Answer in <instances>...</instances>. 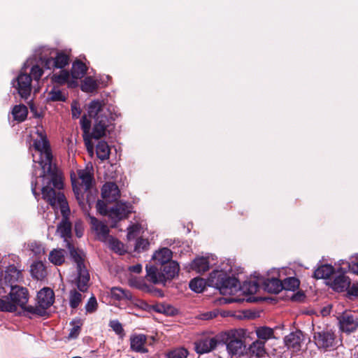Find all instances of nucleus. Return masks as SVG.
Here are the masks:
<instances>
[{
  "label": "nucleus",
  "mask_w": 358,
  "mask_h": 358,
  "mask_svg": "<svg viewBox=\"0 0 358 358\" xmlns=\"http://www.w3.org/2000/svg\"><path fill=\"white\" fill-rule=\"evenodd\" d=\"M282 285H283V289L294 291L299 286V280L294 277H289L282 281Z\"/></svg>",
  "instance_id": "40"
},
{
  "label": "nucleus",
  "mask_w": 358,
  "mask_h": 358,
  "mask_svg": "<svg viewBox=\"0 0 358 358\" xmlns=\"http://www.w3.org/2000/svg\"><path fill=\"white\" fill-rule=\"evenodd\" d=\"M264 288L269 293L278 294L283 289V285L280 280L272 278L264 282Z\"/></svg>",
  "instance_id": "25"
},
{
  "label": "nucleus",
  "mask_w": 358,
  "mask_h": 358,
  "mask_svg": "<svg viewBox=\"0 0 358 358\" xmlns=\"http://www.w3.org/2000/svg\"><path fill=\"white\" fill-rule=\"evenodd\" d=\"M49 260L55 265H61L64 262V250H53L49 255Z\"/></svg>",
  "instance_id": "35"
},
{
  "label": "nucleus",
  "mask_w": 358,
  "mask_h": 358,
  "mask_svg": "<svg viewBox=\"0 0 358 358\" xmlns=\"http://www.w3.org/2000/svg\"><path fill=\"white\" fill-rule=\"evenodd\" d=\"M132 205L127 202L117 203L114 206L111 207L108 212V215L114 222V224H112V227H115L117 222L126 219L132 212Z\"/></svg>",
  "instance_id": "11"
},
{
  "label": "nucleus",
  "mask_w": 358,
  "mask_h": 358,
  "mask_svg": "<svg viewBox=\"0 0 358 358\" xmlns=\"http://www.w3.org/2000/svg\"><path fill=\"white\" fill-rule=\"evenodd\" d=\"M13 119L19 122H24L28 115V109L24 104L16 105L12 110Z\"/></svg>",
  "instance_id": "30"
},
{
  "label": "nucleus",
  "mask_w": 358,
  "mask_h": 358,
  "mask_svg": "<svg viewBox=\"0 0 358 358\" xmlns=\"http://www.w3.org/2000/svg\"><path fill=\"white\" fill-rule=\"evenodd\" d=\"M258 341H266L273 337V329L267 327H260L256 329Z\"/></svg>",
  "instance_id": "33"
},
{
  "label": "nucleus",
  "mask_w": 358,
  "mask_h": 358,
  "mask_svg": "<svg viewBox=\"0 0 358 358\" xmlns=\"http://www.w3.org/2000/svg\"><path fill=\"white\" fill-rule=\"evenodd\" d=\"M71 110H72V117L73 118H78V117L80 116V115L81 113L80 109L73 105L71 106Z\"/></svg>",
  "instance_id": "62"
},
{
  "label": "nucleus",
  "mask_w": 358,
  "mask_h": 358,
  "mask_svg": "<svg viewBox=\"0 0 358 358\" xmlns=\"http://www.w3.org/2000/svg\"><path fill=\"white\" fill-rule=\"evenodd\" d=\"M189 352L184 348H175L166 354V358H187Z\"/></svg>",
  "instance_id": "42"
},
{
  "label": "nucleus",
  "mask_w": 358,
  "mask_h": 358,
  "mask_svg": "<svg viewBox=\"0 0 358 358\" xmlns=\"http://www.w3.org/2000/svg\"><path fill=\"white\" fill-rule=\"evenodd\" d=\"M348 268L352 273L358 274V255L350 257Z\"/></svg>",
  "instance_id": "50"
},
{
  "label": "nucleus",
  "mask_w": 358,
  "mask_h": 358,
  "mask_svg": "<svg viewBox=\"0 0 358 358\" xmlns=\"http://www.w3.org/2000/svg\"><path fill=\"white\" fill-rule=\"evenodd\" d=\"M50 205L55 209L59 208L60 211H62V208L59 204H57V206H52L51 204ZM69 210H70L69 208ZM61 213L64 216V218L58 224L57 232H58L60 236L64 238V241L66 245L67 242H70L69 239L71 238V223L66 218V216L69 214L70 211L66 212V213H63L62 212Z\"/></svg>",
  "instance_id": "14"
},
{
  "label": "nucleus",
  "mask_w": 358,
  "mask_h": 358,
  "mask_svg": "<svg viewBox=\"0 0 358 358\" xmlns=\"http://www.w3.org/2000/svg\"><path fill=\"white\" fill-rule=\"evenodd\" d=\"M31 81V76L26 72L25 68L22 69L16 79L13 81V87L22 99H27L30 96L32 89Z\"/></svg>",
  "instance_id": "9"
},
{
  "label": "nucleus",
  "mask_w": 358,
  "mask_h": 358,
  "mask_svg": "<svg viewBox=\"0 0 358 358\" xmlns=\"http://www.w3.org/2000/svg\"><path fill=\"white\" fill-rule=\"evenodd\" d=\"M146 275L148 281L155 285H166L167 281H171L178 275L179 264L174 260L161 265L158 268L154 265H146Z\"/></svg>",
  "instance_id": "2"
},
{
  "label": "nucleus",
  "mask_w": 358,
  "mask_h": 358,
  "mask_svg": "<svg viewBox=\"0 0 358 358\" xmlns=\"http://www.w3.org/2000/svg\"><path fill=\"white\" fill-rule=\"evenodd\" d=\"M219 345H222L220 334L215 337H208L199 340L195 343V350L198 354L208 353Z\"/></svg>",
  "instance_id": "13"
},
{
  "label": "nucleus",
  "mask_w": 358,
  "mask_h": 358,
  "mask_svg": "<svg viewBox=\"0 0 358 358\" xmlns=\"http://www.w3.org/2000/svg\"><path fill=\"white\" fill-rule=\"evenodd\" d=\"M313 340L319 349L327 350L336 345V334L331 329H325L315 331Z\"/></svg>",
  "instance_id": "10"
},
{
  "label": "nucleus",
  "mask_w": 358,
  "mask_h": 358,
  "mask_svg": "<svg viewBox=\"0 0 358 358\" xmlns=\"http://www.w3.org/2000/svg\"><path fill=\"white\" fill-rule=\"evenodd\" d=\"M76 229V234L78 237H81L83 236V231L80 229H78V227L77 224L75 226Z\"/></svg>",
  "instance_id": "64"
},
{
  "label": "nucleus",
  "mask_w": 358,
  "mask_h": 358,
  "mask_svg": "<svg viewBox=\"0 0 358 358\" xmlns=\"http://www.w3.org/2000/svg\"><path fill=\"white\" fill-rule=\"evenodd\" d=\"M54 292L49 287H43L37 294L38 306H28L25 311L39 316H43L48 308L54 302Z\"/></svg>",
  "instance_id": "8"
},
{
  "label": "nucleus",
  "mask_w": 358,
  "mask_h": 358,
  "mask_svg": "<svg viewBox=\"0 0 358 358\" xmlns=\"http://www.w3.org/2000/svg\"><path fill=\"white\" fill-rule=\"evenodd\" d=\"M101 196L109 203L117 201L120 197L118 186L113 182H106L101 188Z\"/></svg>",
  "instance_id": "15"
},
{
  "label": "nucleus",
  "mask_w": 358,
  "mask_h": 358,
  "mask_svg": "<svg viewBox=\"0 0 358 358\" xmlns=\"http://www.w3.org/2000/svg\"><path fill=\"white\" fill-rule=\"evenodd\" d=\"M106 243H107L108 247L115 252L120 255L124 252V245L118 239L110 236Z\"/></svg>",
  "instance_id": "37"
},
{
  "label": "nucleus",
  "mask_w": 358,
  "mask_h": 358,
  "mask_svg": "<svg viewBox=\"0 0 358 358\" xmlns=\"http://www.w3.org/2000/svg\"><path fill=\"white\" fill-rule=\"evenodd\" d=\"M127 231V238L131 240L135 238L136 234L138 231V227L136 225H132L128 227Z\"/></svg>",
  "instance_id": "53"
},
{
  "label": "nucleus",
  "mask_w": 358,
  "mask_h": 358,
  "mask_svg": "<svg viewBox=\"0 0 358 358\" xmlns=\"http://www.w3.org/2000/svg\"><path fill=\"white\" fill-rule=\"evenodd\" d=\"M103 101L93 100L88 106L89 116L93 119H98L100 117H108L103 109Z\"/></svg>",
  "instance_id": "20"
},
{
  "label": "nucleus",
  "mask_w": 358,
  "mask_h": 358,
  "mask_svg": "<svg viewBox=\"0 0 358 358\" xmlns=\"http://www.w3.org/2000/svg\"><path fill=\"white\" fill-rule=\"evenodd\" d=\"M97 157L101 160H106L109 158L110 150L108 143L104 141L98 143L96 147Z\"/></svg>",
  "instance_id": "32"
},
{
  "label": "nucleus",
  "mask_w": 358,
  "mask_h": 358,
  "mask_svg": "<svg viewBox=\"0 0 358 358\" xmlns=\"http://www.w3.org/2000/svg\"><path fill=\"white\" fill-rule=\"evenodd\" d=\"M81 123V127L84 131L85 134H87L89 132L90 129V122L87 120L85 117H83L82 120H80Z\"/></svg>",
  "instance_id": "57"
},
{
  "label": "nucleus",
  "mask_w": 358,
  "mask_h": 358,
  "mask_svg": "<svg viewBox=\"0 0 358 358\" xmlns=\"http://www.w3.org/2000/svg\"><path fill=\"white\" fill-rule=\"evenodd\" d=\"M129 271L135 273H140L142 271V265L137 264L129 267Z\"/></svg>",
  "instance_id": "61"
},
{
  "label": "nucleus",
  "mask_w": 358,
  "mask_h": 358,
  "mask_svg": "<svg viewBox=\"0 0 358 358\" xmlns=\"http://www.w3.org/2000/svg\"><path fill=\"white\" fill-rule=\"evenodd\" d=\"M243 292L248 294H255L259 289V285L257 282H245L241 287Z\"/></svg>",
  "instance_id": "44"
},
{
  "label": "nucleus",
  "mask_w": 358,
  "mask_h": 358,
  "mask_svg": "<svg viewBox=\"0 0 358 358\" xmlns=\"http://www.w3.org/2000/svg\"><path fill=\"white\" fill-rule=\"evenodd\" d=\"M334 272V268L330 264H324L318 267L313 273V277L316 279H327Z\"/></svg>",
  "instance_id": "27"
},
{
  "label": "nucleus",
  "mask_w": 358,
  "mask_h": 358,
  "mask_svg": "<svg viewBox=\"0 0 358 358\" xmlns=\"http://www.w3.org/2000/svg\"><path fill=\"white\" fill-rule=\"evenodd\" d=\"M351 284L350 279L345 274H339L336 276L331 283V286L336 292H344L349 288Z\"/></svg>",
  "instance_id": "22"
},
{
  "label": "nucleus",
  "mask_w": 358,
  "mask_h": 358,
  "mask_svg": "<svg viewBox=\"0 0 358 358\" xmlns=\"http://www.w3.org/2000/svg\"><path fill=\"white\" fill-rule=\"evenodd\" d=\"M206 282L202 278H195L190 280L189 288L196 293L202 292L206 287Z\"/></svg>",
  "instance_id": "38"
},
{
  "label": "nucleus",
  "mask_w": 358,
  "mask_h": 358,
  "mask_svg": "<svg viewBox=\"0 0 358 358\" xmlns=\"http://www.w3.org/2000/svg\"><path fill=\"white\" fill-rule=\"evenodd\" d=\"M29 250L35 255H40L41 254H44L45 250L43 247V245L38 242H32L29 244Z\"/></svg>",
  "instance_id": "47"
},
{
  "label": "nucleus",
  "mask_w": 358,
  "mask_h": 358,
  "mask_svg": "<svg viewBox=\"0 0 358 358\" xmlns=\"http://www.w3.org/2000/svg\"><path fill=\"white\" fill-rule=\"evenodd\" d=\"M96 207H97L98 211L101 215H106V213H107L106 206L104 204V203L103 201L99 200L97 203H96Z\"/></svg>",
  "instance_id": "59"
},
{
  "label": "nucleus",
  "mask_w": 358,
  "mask_h": 358,
  "mask_svg": "<svg viewBox=\"0 0 358 358\" xmlns=\"http://www.w3.org/2000/svg\"><path fill=\"white\" fill-rule=\"evenodd\" d=\"M29 300V292L27 288L15 285L11 286L8 296L0 298V310L13 313L20 306L25 310Z\"/></svg>",
  "instance_id": "3"
},
{
  "label": "nucleus",
  "mask_w": 358,
  "mask_h": 358,
  "mask_svg": "<svg viewBox=\"0 0 358 358\" xmlns=\"http://www.w3.org/2000/svg\"><path fill=\"white\" fill-rule=\"evenodd\" d=\"M69 78V73L67 71L62 70L57 74H54L52 76V80L57 84L64 85Z\"/></svg>",
  "instance_id": "43"
},
{
  "label": "nucleus",
  "mask_w": 358,
  "mask_h": 358,
  "mask_svg": "<svg viewBox=\"0 0 358 358\" xmlns=\"http://www.w3.org/2000/svg\"><path fill=\"white\" fill-rule=\"evenodd\" d=\"M78 179L74 176H71L73 190L76 198L80 206L84 205V193L87 192L91 186L93 180V173L92 171L85 168L77 171Z\"/></svg>",
  "instance_id": "7"
},
{
  "label": "nucleus",
  "mask_w": 358,
  "mask_h": 358,
  "mask_svg": "<svg viewBox=\"0 0 358 358\" xmlns=\"http://www.w3.org/2000/svg\"><path fill=\"white\" fill-rule=\"evenodd\" d=\"M190 268L198 273H204L209 269V262L205 257H197L192 262Z\"/></svg>",
  "instance_id": "28"
},
{
  "label": "nucleus",
  "mask_w": 358,
  "mask_h": 358,
  "mask_svg": "<svg viewBox=\"0 0 358 358\" xmlns=\"http://www.w3.org/2000/svg\"><path fill=\"white\" fill-rule=\"evenodd\" d=\"M90 224L92 229L97 234L99 240L102 242H106L109 236V228L102 222L99 221L95 217L89 215Z\"/></svg>",
  "instance_id": "17"
},
{
  "label": "nucleus",
  "mask_w": 358,
  "mask_h": 358,
  "mask_svg": "<svg viewBox=\"0 0 358 358\" xmlns=\"http://www.w3.org/2000/svg\"><path fill=\"white\" fill-rule=\"evenodd\" d=\"M43 73V69L38 65H34L30 70V76L31 79L39 80Z\"/></svg>",
  "instance_id": "49"
},
{
  "label": "nucleus",
  "mask_w": 358,
  "mask_h": 358,
  "mask_svg": "<svg viewBox=\"0 0 358 358\" xmlns=\"http://www.w3.org/2000/svg\"><path fill=\"white\" fill-rule=\"evenodd\" d=\"M209 281L211 286L220 290L222 294H233L240 288L238 280L233 276H229L222 271H214L210 273Z\"/></svg>",
  "instance_id": "6"
},
{
  "label": "nucleus",
  "mask_w": 358,
  "mask_h": 358,
  "mask_svg": "<svg viewBox=\"0 0 358 358\" xmlns=\"http://www.w3.org/2000/svg\"><path fill=\"white\" fill-rule=\"evenodd\" d=\"M37 187V178L36 177L33 178L31 182V192L36 198L39 196V194L36 192Z\"/></svg>",
  "instance_id": "60"
},
{
  "label": "nucleus",
  "mask_w": 358,
  "mask_h": 358,
  "mask_svg": "<svg viewBox=\"0 0 358 358\" xmlns=\"http://www.w3.org/2000/svg\"><path fill=\"white\" fill-rule=\"evenodd\" d=\"M91 136H87V137H85L84 136V141H85V145L86 146V148H87V150L89 152H91L92 153L93 152V150H94V145L91 141V139H90Z\"/></svg>",
  "instance_id": "58"
},
{
  "label": "nucleus",
  "mask_w": 358,
  "mask_h": 358,
  "mask_svg": "<svg viewBox=\"0 0 358 358\" xmlns=\"http://www.w3.org/2000/svg\"><path fill=\"white\" fill-rule=\"evenodd\" d=\"M22 275L20 270L17 269L15 266L10 265L6 267L4 275L3 274V286L11 287L13 284L22 280Z\"/></svg>",
  "instance_id": "16"
},
{
  "label": "nucleus",
  "mask_w": 358,
  "mask_h": 358,
  "mask_svg": "<svg viewBox=\"0 0 358 358\" xmlns=\"http://www.w3.org/2000/svg\"><path fill=\"white\" fill-rule=\"evenodd\" d=\"M151 310H153L155 312L159 313L169 314L167 307L165 305L161 303L151 306Z\"/></svg>",
  "instance_id": "52"
},
{
  "label": "nucleus",
  "mask_w": 358,
  "mask_h": 358,
  "mask_svg": "<svg viewBox=\"0 0 358 358\" xmlns=\"http://www.w3.org/2000/svg\"><path fill=\"white\" fill-rule=\"evenodd\" d=\"M42 64L47 69H56L55 67L54 57H44L41 58Z\"/></svg>",
  "instance_id": "51"
},
{
  "label": "nucleus",
  "mask_w": 358,
  "mask_h": 358,
  "mask_svg": "<svg viewBox=\"0 0 358 358\" xmlns=\"http://www.w3.org/2000/svg\"><path fill=\"white\" fill-rule=\"evenodd\" d=\"M30 272L31 276L38 280H43L47 275L45 267L41 262H34L31 265Z\"/></svg>",
  "instance_id": "26"
},
{
  "label": "nucleus",
  "mask_w": 358,
  "mask_h": 358,
  "mask_svg": "<svg viewBox=\"0 0 358 358\" xmlns=\"http://www.w3.org/2000/svg\"><path fill=\"white\" fill-rule=\"evenodd\" d=\"M109 326L112 328L116 334L120 336L121 337L124 335V331L122 325L118 320H111L109 323Z\"/></svg>",
  "instance_id": "46"
},
{
  "label": "nucleus",
  "mask_w": 358,
  "mask_h": 358,
  "mask_svg": "<svg viewBox=\"0 0 358 358\" xmlns=\"http://www.w3.org/2000/svg\"><path fill=\"white\" fill-rule=\"evenodd\" d=\"M346 291L350 296H358V283L350 285Z\"/></svg>",
  "instance_id": "56"
},
{
  "label": "nucleus",
  "mask_w": 358,
  "mask_h": 358,
  "mask_svg": "<svg viewBox=\"0 0 358 358\" xmlns=\"http://www.w3.org/2000/svg\"><path fill=\"white\" fill-rule=\"evenodd\" d=\"M150 243L148 239L138 238L135 245V251L138 252H143L149 248Z\"/></svg>",
  "instance_id": "45"
},
{
  "label": "nucleus",
  "mask_w": 358,
  "mask_h": 358,
  "mask_svg": "<svg viewBox=\"0 0 358 358\" xmlns=\"http://www.w3.org/2000/svg\"><path fill=\"white\" fill-rule=\"evenodd\" d=\"M147 337L144 334L131 336L130 338V348L132 351L136 352H148L147 348L144 347Z\"/></svg>",
  "instance_id": "21"
},
{
  "label": "nucleus",
  "mask_w": 358,
  "mask_h": 358,
  "mask_svg": "<svg viewBox=\"0 0 358 358\" xmlns=\"http://www.w3.org/2000/svg\"><path fill=\"white\" fill-rule=\"evenodd\" d=\"M303 341V334L301 331L290 333L285 336L284 340L287 348L293 352H298L301 350Z\"/></svg>",
  "instance_id": "18"
},
{
  "label": "nucleus",
  "mask_w": 358,
  "mask_h": 358,
  "mask_svg": "<svg viewBox=\"0 0 358 358\" xmlns=\"http://www.w3.org/2000/svg\"><path fill=\"white\" fill-rule=\"evenodd\" d=\"M87 70V68L83 62L76 60L72 64V77L76 79L81 78L86 74Z\"/></svg>",
  "instance_id": "29"
},
{
  "label": "nucleus",
  "mask_w": 358,
  "mask_h": 358,
  "mask_svg": "<svg viewBox=\"0 0 358 358\" xmlns=\"http://www.w3.org/2000/svg\"><path fill=\"white\" fill-rule=\"evenodd\" d=\"M97 83L90 77H87L81 86V90L86 92H92L97 89Z\"/></svg>",
  "instance_id": "41"
},
{
  "label": "nucleus",
  "mask_w": 358,
  "mask_h": 358,
  "mask_svg": "<svg viewBox=\"0 0 358 358\" xmlns=\"http://www.w3.org/2000/svg\"><path fill=\"white\" fill-rule=\"evenodd\" d=\"M109 124L110 120L108 117H100L98 119H94V125L91 133L92 138L99 139L105 136Z\"/></svg>",
  "instance_id": "19"
},
{
  "label": "nucleus",
  "mask_w": 358,
  "mask_h": 358,
  "mask_svg": "<svg viewBox=\"0 0 358 358\" xmlns=\"http://www.w3.org/2000/svg\"><path fill=\"white\" fill-rule=\"evenodd\" d=\"M80 332V325H73V327L70 329V332L69 334V338H76L78 336Z\"/></svg>",
  "instance_id": "54"
},
{
  "label": "nucleus",
  "mask_w": 358,
  "mask_h": 358,
  "mask_svg": "<svg viewBox=\"0 0 358 358\" xmlns=\"http://www.w3.org/2000/svg\"><path fill=\"white\" fill-rule=\"evenodd\" d=\"M245 330L231 329L220 334L222 346L226 345L230 355H243L246 351Z\"/></svg>",
  "instance_id": "5"
},
{
  "label": "nucleus",
  "mask_w": 358,
  "mask_h": 358,
  "mask_svg": "<svg viewBox=\"0 0 358 358\" xmlns=\"http://www.w3.org/2000/svg\"><path fill=\"white\" fill-rule=\"evenodd\" d=\"M245 352L250 358H259L266 353L264 341H256L253 342Z\"/></svg>",
  "instance_id": "23"
},
{
  "label": "nucleus",
  "mask_w": 358,
  "mask_h": 358,
  "mask_svg": "<svg viewBox=\"0 0 358 358\" xmlns=\"http://www.w3.org/2000/svg\"><path fill=\"white\" fill-rule=\"evenodd\" d=\"M66 247L71 259L76 264L77 276L75 283L80 292H85L88 289L90 279V273L84 264L85 254L82 250L76 249L71 242H67Z\"/></svg>",
  "instance_id": "4"
},
{
  "label": "nucleus",
  "mask_w": 358,
  "mask_h": 358,
  "mask_svg": "<svg viewBox=\"0 0 358 358\" xmlns=\"http://www.w3.org/2000/svg\"><path fill=\"white\" fill-rule=\"evenodd\" d=\"M135 306L143 310L149 311L151 310V306L143 300H137L135 303Z\"/></svg>",
  "instance_id": "55"
},
{
  "label": "nucleus",
  "mask_w": 358,
  "mask_h": 358,
  "mask_svg": "<svg viewBox=\"0 0 358 358\" xmlns=\"http://www.w3.org/2000/svg\"><path fill=\"white\" fill-rule=\"evenodd\" d=\"M215 316V314H213L212 313H208L203 315L202 319H203V320H209V319L213 318Z\"/></svg>",
  "instance_id": "63"
},
{
  "label": "nucleus",
  "mask_w": 358,
  "mask_h": 358,
  "mask_svg": "<svg viewBox=\"0 0 358 358\" xmlns=\"http://www.w3.org/2000/svg\"><path fill=\"white\" fill-rule=\"evenodd\" d=\"M338 319L339 328L342 332L349 334L358 328V318L350 312L343 313Z\"/></svg>",
  "instance_id": "12"
},
{
  "label": "nucleus",
  "mask_w": 358,
  "mask_h": 358,
  "mask_svg": "<svg viewBox=\"0 0 358 358\" xmlns=\"http://www.w3.org/2000/svg\"><path fill=\"white\" fill-rule=\"evenodd\" d=\"M82 301V294L76 289L70 291L69 293V306L71 308L76 309Z\"/></svg>",
  "instance_id": "39"
},
{
  "label": "nucleus",
  "mask_w": 358,
  "mask_h": 358,
  "mask_svg": "<svg viewBox=\"0 0 358 358\" xmlns=\"http://www.w3.org/2000/svg\"><path fill=\"white\" fill-rule=\"evenodd\" d=\"M39 138L34 140L35 153L34 163H38L43 170V187L41 189L43 199L52 206L59 204L63 213L69 212V204L62 189L64 184L59 171L52 164V154L46 135L43 131H37Z\"/></svg>",
  "instance_id": "1"
},
{
  "label": "nucleus",
  "mask_w": 358,
  "mask_h": 358,
  "mask_svg": "<svg viewBox=\"0 0 358 358\" xmlns=\"http://www.w3.org/2000/svg\"><path fill=\"white\" fill-rule=\"evenodd\" d=\"M172 251L168 248H163L154 253L152 259L156 261L157 264L162 265L172 261Z\"/></svg>",
  "instance_id": "24"
},
{
  "label": "nucleus",
  "mask_w": 358,
  "mask_h": 358,
  "mask_svg": "<svg viewBox=\"0 0 358 358\" xmlns=\"http://www.w3.org/2000/svg\"><path fill=\"white\" fill-rule=\"evenodd\" d=\"M98 303L95 296H91L85 305V310L88 313H92L97 309Z\"/></svg>",
  "instance_id": "48"
},
{
  "label": "nucleus",
  "mask_w": 358,
  "mask_h": 358,
  "mask_svg": "<svg viewBox=\"0 0 358 358\" xmlns=\"http://www.w3.org/2000/svg\"><path fill=\"white\" fill-rule=\"evenodd\" d=\"M48 100L51 101H62L66 100V96L58 87H53L48 94Z\"/></svg>",
  "instance_id": "34"
},
{
  "label": "nucleus",
  "mask_w": 358,
  "mask_h": 358,
  "mask_svg": "<svg viewBox=\"0 0 358 358\" xmlns=\"http://www.w3.org/2000/svg\"><path fill=\"white\" fill-rule=\"evenodd\" d=\"M110 296L113 299L117 301L124 299L131 300L132 298L131 293L129 291L117 287L111 288Z\"/></svg>",
  "instance_id": "31"
},
{
  "label": "nucleus",
  "mask_w": 358,
  "mask_h": 358,
  "mask_svg": "<svg viewBox=\"0 0 358 358\" xmlns=\"http://www.w3.org/2000/svg\"><path fill=\"white\" fill-rule=\"evenodd\" d=\"M54 60L56 69H63L69 63V56L63 52H57L55 57H54Z\"/></svg>",
  "instance_id": "36"
}]
</instances>
